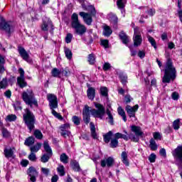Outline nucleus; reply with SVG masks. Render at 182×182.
Masks as SVG:
<instances>
[{
  "mask_svg": "<svg viewBox=\"0 0 182 182\" xmlns=\"http://www.w3.org/2000/svg\"><path fill=\"white\" fill-rule=\"evenodd\" d=\"M94 105L96 109H92L90 110V107L87 105H85L84 109H82L83 116H90V113L93 117H97V119H103L105 114L106 113V109L105 107L97 102H94Z\"/></svg>",
  "mask_w": 182,
  "mask_h": 182,
  "instance_id": "nucleus-1",
  "label": "nucleus"
},
{
  "mask_svg": "<svg viewBox=\"0 0 182 182\" xmlns=\"http://www.w3.org/2000/svg\"><path fill=\"white\" fill-rule=\"evenodd\" d=\"M177 77V70L173 65V61L168 58L166 61L164 70V75L162 79L163 83H170L171 80H174Z\"/></svg>",
  "mask_w": 182,
  "mask_h": 182,
  "instance_id": "nucleus-2",
  "label": "nucleus"
},
{
  "mask_svg": "<svg viewBox=\"0 0 182 182\" xmlns=\"http://www.w3.org/2000/svg\"><path fill=\"white\" fill-rule=\"evenodd\" d=\"M71 26L75 29V33L77 35H80V36H82L86 33V26L85 25L80 23V21H79V16H77V14L73 13L71 16Z\"/></svg>",
  "mask_w": 182,
  "mask_h": 182,
  "instance_id": "nucleus-3",
  "label": "nucleus"
},
{
  "mask_svg": "<svg viewBox=\"0 0 182 182\" xmlns=\"http://www.w3.org/2000/svg\"><path fill=\"white\" fill-rule=\"evenodd\" d=\"M86 11L90 12V14L85 11H81L79 13V15L80 16H81V18H82L86 25L90 26L93 22V18H92V16H96V9L95 8V6L90 5L87 6Z\"/></svg>",
  "mask_w": 182,
  "mask_h": 182,
  "instance_id": "nucleus-4",
  "label": "nucleus"
},
{
  "mask_svg": "<svg viewBox=\"0 0 182 182\" xmlns=\"http://www.w3.org/2000/svg\"><path fill=\"white\" fill-rule=\"evenodd\" d=\"M25 113L23 114V120L25 124L27 126L30 132H32L35 129V115L33 112L28 108L24 109Z\"/></svg>",
  "mask_w": 182,
  "mask_h": 182,
  "instance_id": "nucleus-5",
  "label": "nucleus"
},
{
  "mask_svg": "<svg viewBox=\"0 0 182 182\" xmlns=\"http://www.w3.org/2000/svg\"><path fill=\"white\" fill-rule=\"evenodd\" d=\"M21 97L26 105H28L30 107H32L33 105L35 106V107L39 106L32 90H27V91L23 92Z\"/></svg>",
  "mask_w": 182,
  "mask_h": 182,
  "instance_id": "nucleus-6",
  "label": "nucleus"
},
{
  "mask_svg": "<svg viewBox=\"0 0 182 182\" xmlns=\"http://www.w3.org/2000/svg\"><path fill=\"white\" fill-rule=\"evenodd\" d=\"M50 28V33H53V29H55L53 26V23H52V21L50 20L49 18H46L43 19V22L41 25V29L43 32H48L49 31Z\"/></svg>",
  "mask_w": 182,
  "mask_h": 182,
  "instance_id": "nucleus-7",
  "label": "nucleus"
},
{
  "mask_svg": "<svg viewBox=\"0 0 182 182\" xmlns=\"http://www.w3.org/2000/svg\"><path fill=\"white\" fill-rule=\"evenodd\" d=\"M0 29H3L6 32V33H9V35H11L12 32L14 31V27L11 26V24L5 22V18L4 17L0 16Z\"/></svg>",
  "mask_w": 182,
  "mask_h": 182,
  "instance_id": "nucleus-8",
  "label": "nucleus"
},
{
  "mask_svg": "<svg viewBox=\"0 0 182 182\" xmlns=\"http://www.w3.org/2000/svg\"><path fill=\"white\" fill-rule=\"evenodd\" d=\"M18 73L20 76L17 77V83L21 89H23L28 86V82L25 81V71L22 68H19Z\"/></svg>",
  "mask_w": 182,
  "mask_h": 182,
  "instance_id": "nucleus-9",
  "label": "nucleus"
},
{
  "mask_svg": "<svg viewBox=\"0 0 182 182\" xmlns=\"http://www.w3.org/2000/svg\"><path fill=\"white\" fill-rule=\"evenodd\" d=\"M47 99L49 102L50 109H57L58 107V97L53 94H48L47 95Z\"/></svg>",
  "mask_w": 182,
  "mask_h": 182,
  "instance_id": "nucleus-10",
  "label": "nucleus"
},
{
  "mask_svg": "<svg viewBox=\"0 0 182 182\" xmlns=\"http://www.w3.org/2000/svg\"><path fill=\"white\" fill-rule=\"evenodd\" d=\"M172 154L176 161L180 164H182V146H178L176 148Z\"/></svg>",
  "mask_w": 182,
  "mask_h": 182,
  "instance_id": "nucleus-11",
  "label": "nucleus"
},
{
  "mask_svg": "<svg viewBox=\"0 0 182 182\" xmlns=\"http://www.w3.org/2000/svg\"><path fill=\"white\" fill-rule=\"evenodd\" d=\"M125 110L129 116V117H134L136 118V112L139 110V105H136L134 107H132L127 105L125 107Z\"/></svg>",
  "mask_w": 182,
  "mask_h": 182,
  "instance_id": "nucleus-12",
  "label": "nucleus"
},
{
  "mask_svg": "<svg viewBox=\"0 0 182 182\" xmlns=\"http://www.w3.org/2000/svg\"><path fill=\"white\" fill-rule=\"evenodd\" d=\"M18 52L23 60H26V62L31 63V59H29V54H28V52H26V50H25L23 47L18 46Z\"/></svg>",
  "mask_w": 182,
  "mask_h": 182,
  "instance_id": "nucleus-13",
  "label": "nucleus"
},
{
  "mask_svg": "<svg viewBox=\"0 0 182 182\" xmlns=\"http://www.w3.org/2000/svg\"><path fill=\"white\" fill-rule=\"evenodd\" d=\"M28 174L30 177V181L32 182H36V177H38V173L33 166H31L28 170Z\"/></svg>",
  "mask_w": 182,
  "mask_h": 182,
  "instance_id": "nucleus-14",
  "label": "nucleus"
},
{
  "mask_svg": "<svg viewBox=\"0 0 182 182\" xmlns=\"http://www.w3.org/2000/svg\"><path fill=\"white\" fill-rule=\"evenodd\" d=\"M114 163V159L112 157H108L107 159H104L101 161V167H112L113 164Z\"/></svg>",
  "mask_w": 182,
  "mask_h": 182,
  "instance_id": "nucleus-15",
  "label": "nucleus"
},
{
  "mask_svg": "<svg viewBox=\"0 0 182 182\" xmlns=\"http://www.w3.org/2000/svg\"><path fill=\"white\" fill-rule=\"evenodd\" d=\"M131 130L133 133L135 134V136H139L140 137H143V131H141V127L136 125H133L131 127Z\"/></svg>",
  "mask_w": 182,
  "mask_h": 182,
  "instance_id": "nucleus-16",
  "label": "nucleus"
},
{
  "mask_svg": "<svg viewBox=\"0 0 182 182\" xmlns=\"http://www.w3.org/2000/svg\"><path fill=\"white\" fill-rule=\"evenodd\" d=\"M119 36L124 45H127L130 42L129 36L126 35V33L124 31H121Z\"/></svg>",
  "mask_w": 182,
  "mask_h": 182,
  "instance_id": "nucleus-17",
  "label": "nucleus"
},
{
  "mask_svg": "<svg viewBox=\"0 0 182 182\" xmlns=\"http://www.w3.org/2000/svg\"><path fill=\"white\" fill-rule=\"evenodd\" d=\"M106 113L107 115V117L106 119L107 120V122L111 124V126L114 125V118L113 117V114H112V111H110L109 109L106 110Z\"/></svg>",
  "mask_w": 182,
  "mask_h": 182,
  "instance_id": "nucleus-18",
  "label": "nucleus"
},
{
  "mask_svg": "<svg viewBox=\"0 0 182 182\" xmlns=\"http://www.w3.org/2000/svg\"><path fill=\"white\" fill-rule=\"evenodd\" d=\"M124 0H117V5L119 8V9L121 10V14H122L123 16L126 15V11L124 10V7L126 5L124 4Z\"/></svg>",
  "mask_w": 182,
  "mask_h": 182,
  "instance_id": "nucleus-19",
  "label": "nucleus"
},
{
  "mask_svg": "<svg viewBox=\"0 0 182 182\" xmlns=\"http://www.w3.org/2000/svg\"><path fill=\"white\" fill-rule=\"evenodd\" d=\"M87 97L90 100H93L95 99V96L96 95V90L93 87L88 88L87 91Z\"/></svg>",
  "mask_w": 182,
  "mask_h": 182,
  "instance_id": "nucleus-20",
  "label": "nucleus"
},
{
  "mask_svg": "<svg viewBox=\"0 0 182 182\" xmlns=\"http://www.w3.org/2000/svg\"><path fill=\"white\" fill-rule=\"evenodd\" d=\"M133 41H134V46H140L141 45V43L143 42V38H141V35L134 36Z\"/></svg>",
  "mask_w": 182,
  "mask_h": 182,
  "instance_id": "nucleus-21",
  "label": "nucleus"
},
{
  "mask_svg": "<svg viewBox=\"0 0 182 182\" xmlns=\"http://www.w3.org/2000/svg\"><path fill=\"white\" fill-rule=\"evenodd\" d=\"M107 18L109 19V21L111 22V23H113V25H117V16H116L113 13H109L107 15Z\"/></svg>",
  "mask_w": 182,
  "mask_h": 182,
  "instance_id": "nucleus-22",
  "label": "nucleus"
},
{
  "mask_svg": "<svg viewBox=\"0 0 182 182\" xmlns=\"http://www.w3.org/2000/svg\"><path fill=\"white\" fill-rule=\"evenodd\" d=\"M149 147L152 151H156V150L159 149V146L157 145V143H156V140L153 138L149 140Z\"/></svg>",
  "mask_w": 182,
  "mask_h": 182,
  "instance_id": "nucleus-23",
  "label": "nucleus"
},
{
  "mask_svg": "<svg viewBox=\"0 0 182 182\" xmlns=\"http://www.w3.org/2000/svg\"><path fill=\"white\" fill-rule=\"evenodd\" d=\"M90 129L91 132V136L94 139H97V134L96 133V127L93 122L90 123Z\"/></svg>",
  "mask_w": 182,
  "mask_h": 182,
  "instance_id": "nucleus-24",
  "label": "nucleus"
},
{
  "mask_svg": "<svg viewBox=\"0 0 182 182\" xmlns=\"http://www.w3.org/2000/svg\"><path fill=\"white\" fill-rule=\"evenodd\" d=\"M117 112L118 114H119V116L122 117V120H124V122H127V117L126 116V112H124V109L122 108V107H119L117 108Z\"/></svg>",
  "mask_w": 182,
  "mask_h": 182,
  "instance_id": "nucleus-25",
  "label": "nucleus"
},
{
  "mask_svg": "<svg viewBox=\"0 0 182 182\" xmlns=\"http://www.w3.org/2000/svg\"><path fill=\"white\" fill-rule=\"evenodd\" d=\"M4 156L6 159H11V157H14V150L10 149H4Z\"/></svg>",
  "mask_w": 182,
  "mask_h": 182,
  "instance_id": "nucleus-26",
  "label": "nucleus"
},
{
  "mask_svg": "<svg viewBox=\"0 0 182 182\" xmlns=\"http://www.w3.org/2000/svg\"><path fill=\"white\" fill-rule=\"evenodd\" d=\"M119 77L122 85H124L127 83V75L124 74V73L120 72L119 73Z\"/></svg>",
  "mask_w": 182,
  "mask_h": 182,
  "instance_id": "nucleus-27",
  "label": "nucleus"
},
{
  "mask_svg": "<svg viewBox=\"0 0 182 182\" xmlns=\"http://www.w3.org/2000/svg\"><path fill=\"white\" fill-rule=\"evenodd\" d=\"M41 147H42V144L37 143L36 145L31 146L30 150L31 153H38L41 150Z\"/></svg>",
  "mask_w": 182,
  "mask_h": 182,
  "instance_id": "nucleus-28",
  "label": "nucleus"
},
{
  "mask_svg": "<svg viewBox=\"0 0 182 182\" xmlns=\"http://www.w3.org/2000/svg\"><path fill=\"white\" fill-rule=\"evenodd\" d=\"M25 146H28V147L35 144V138L33 136H30L25 140L24 142Z\"/></svg>",
  "mask_w": 182,
  "mask_h": 182,
  "instance_id": "nucleus-29",
  "label": "nucleus"
},
{
  "mask_svg": "<svg viewBox=\"0 0 182 182\" xmlns=\"http://www.w3.org/2000/svg\"><path fill=\"white\" fill-rule=\"evenodd\" d=\"M112 33L113 31H112V28H110L109 26H104V36H110Z\"/></svg>",
  "mask_w": 182,
  "mask_h": 182,
  "instance_id": "nucleus-30",
  "label": "nucleus"
},
{
  "mask_svg": "<svg viewBox=\"0 0 182 182\" xmlns=\"http://www.w3.org/2000/svg\"><path fill=\"white\" fill-rule=\"evenodd\" d=\"M61 74L62 70H59L58 68H53L51 71V75L53 77H60Z\"/></svg>",
  "mask_w": 182,
  "mask_h": 182,
  "instance_id": "nucleus-31",
  "label": "nucleus"
},
{
  "mask_svg": "<svg viewBox=\"0 0 182 182\" xmlns=\"http://www.w3.org/2000/svg\"><path fill=\"white\" fill-rule=\"evenodd\" d=\"M112 136H113V132L112 131H109L107 134L104 135V141L105 143H109L110 140H112Z\"/></svg>",
  "mask_w": 182,
  "mask_h": 182,
  "instance_id": "nucleus-32",
  "label": "nucleus"
},
{
  "mask_svg": "<svg viewBox=\"0 0 182 182\" xmlns=\"http://www.w3.org/2000/svg\"><path fill=\"white\" fill-rule=\"evenodd\" d=\"M43 147H44V149L46 151L47 154L52 156V154H53L52 149L49 146V143L48 141H45L43 143Z\"/></svg>",
  "mask_w": 182,
  "mask_h": 182,
  "instance_id": "nucleus-33",
  "label": "nucleus"
},
{
  "mask_svg": "<svg viewBox=\"0 0 182 182\" xmlns=\"http://www.w3.org/2000/svg\"><path fill=\"white\" fill-rule=\"evenodd\" d=\"M60 160L61 163H63L64 164H68V163H69V156H68L66 154L63 153L60 156Z\"/></svg>",
  "mask_w": 182,
  "mask_h": 182,
  "instance_id": "nucleus-34",
  "label": "nucleus"
},
{
  "mask_svg": "<svg viewBox=\"0 0 182 182\" xmlns=\"http://www.w3.org/2000/svg\"><path fill=\"white\" fill-rule=\"evenodd\" d=\"M122 163L125 164V166H129V159H127V153L126 151H123L121 155Z\"/></svg>",
  "mask_w": 182,
  "mask_h": 182,
  "instance_id": "nucleus-35",
  "label": "nucleus"
},
{
  "mask_svg": "<svg viewBox=\"0 0 182 182\" xmlns=\"http://www.w3.org/2000/svg\"><path fill=\"white\" fill-rule=\"evenodd\" d=\"M71 166L74 171H80V166L79 165V162L74 161L71 164Z\"/></svg>",
  "mask_w": 182,
  "mask_h": 182,
  "instance_id": "nucleus-36",
  "label": "nucleus"
},
{
  "mask_svg": "<svg viewBox=\"0 0 182 182\" xmlns=\"http://www.w3.org/2000/svg\"><path fill=\"white\" fill-rule=\"evenodd\" d=\"M8 87V80L6 78H3L0 82V90L1 89H6Z\"/></svg>",
  "mask_w": 182,
  "mask_h": 182,
  "instance_id": "nucleus-37",
  "label": "nucleus"
},
{
  "mask_svg": "<svg viewBox=\"0 0 182 182\" xmlns=\"http://www.w3.org/2000/svg\"><path fill=\"white\" fill-rule=\"evenodd\" d=\"M64 52H65L67 59H69V60H70V59H72V56H73L72 50H70V49H69L68 48H65Z\"/></svg>",
  "mask_w": 182,
  "mask_h": 182,
  "instance_id": "nucleus-38",
  "label": "nucleus"
},
{
  "mask_svg": "<svg viewBox=\"0 0 182 182\" xmlns=\"http://www.w3.org/2000/svg\"><path fill=\"white\" fill-rule=\"evenodd\" d=\"M50 157H52V155H49L48 154H45L41 156V160L42 163H48Z\"/></svg>",
  "mask_w": 182,
  "mask_h": 182,
  "instance_id": "nucleus-39",
  "label": "nucleus"
},
{
  "mask_svg": "<svg viewBox=\"0 0 182 182\" xmlns=\"http://www.w3.org/2000/svg\"><path fill=\"white\" fill-rule=\"evenodd\" d=\"M148 41L151 43V46L154 48V49H157V43H156V40H154L153 37L148 36Z\"/></svg>",
  "mask_w": 182,
  "mask_h": 182,
  "instance_id": "nucleus-40",
  "label": "nucleus"
},
{
  "mask_svg": "<svg viewBox=\"0 0 182 182\" xmlns=\"http://www.w3.org/2000/svg\"><path fill=\"white\" fill-rule=\"evenodd\" d=\"M109 146L112 149H116L119 146V141L115 138L112 139Z\"/></svg>",
  "mask_w": 182,
  "mask_h": 182,
  "instance_id": "nucleus-41",
  "label": "nucleus"
},
{
  "mask_svg": "<svg viewBox=\"0 0 182 182\" xmlns=\"http://www.w3.org/2000/svg\"><path fill=\"white\" fill-rule=\"evenodd\" d=\"M88 62L90 65H95V62H96V57H95V54H90L88 55Z\"/></svg>",
  "mask_w": 182,
  "mask_h": 182,
  "instance_id": "nucleus-42",
  "label": "nucleus"
},
{
  "mask_svg": "<svg viewBox=\"0 0 182 182\" xmlns=\"http://www.w3.org/2000/svg\"><path fill=\"white\" fill-rule=\"evenodd\" d=\"M72 120L74 124H75V126H79V124H80V120H81L80 117L75 115L72 117Z\"/></svg>",
  "mask_w": 182,
  "mask_h": 182,
  "instance_id": "nucleus-43",
  "label": "nucleus"
},
{
  "mask_svg": "<svg viewBox=\"0 0 182 182\" xmlns=\"http://www.w3.org/2000/svg\"><path fill=\"white\" fill-rule=\"evenodd\" d=\"M34 136L36 139H38V140H41V139L43 137V134H42V132L38 129H36L34 132Z\"/></svg>",
  "mask_w": 182,
  "mask_h": 182,
  "instance_id": "nucleus-44",
  "label": "nucleus"
},
{
  "mask_svg": "<svg viewBox=\"0 0 182 182\" xmlns=\"http://www.w3.org/2000/svg\"><path fill=\"white\" fill-rule=\"evenodd\" d=\"M16 120V114H9L6 117V122H15Z\"/></svg>",
  "mask_w": 182,
  "mask_h": 182,
  "instance_id": "nucleus-45",
  "label": "nucleus"
},
{
  "mask_svg": "<svg viewBox=\"0 0 182 182\" xmlns=\"http://www.w3.org/2000/svg\"><path fill=\"white\" fill-rule=\"evenodd\" d=\"M1 133L3 134V137L7 139V137H9L11 136V134L9 133V132L8 131V129H6V128L3 127L1 129Z\"/></svg>",
  "mask_w": 182,
  "mask_h": 182,
  "instance_id": "nucleus-46",
  "label": "nucleus"
},
{
  "mask_svg": "<svg viewBox=\"0 0 182 182\" xmlns=\"http://www.w3.org/2000/svg\"><path fill=\"white\" fill-rule=\"evenodd\" d=\"M180 119H178L173 122V128L174 130H178L180 129Z\"/></svg>",
  "mask_w": 182,
  "mask_h": 182,
  "instance_id": "nucleus-47",
  "label": "nucleus"
},
{
  "mask_svg": "<svg viewBox=\"0 0 182 182\" xmlns=\"http://www.w3.org/2000/svg\"><path fill=\"white\" fill-rule=\"evenodd\" d=\"M57 171L58 174L61 176H65V167L63 165H60L58 168H57Z\"/></svg>",
  "mask_w": 182,
  "mask_h": 182,
  "instance_id": "nucleus-48",
  "label": "nucleus"
},
{
  "mask_svg": "<svg viewBox=\"0 0 182 182\" xmlns=\"http://www.w3.org/2000/svg\"><path fill=\"white\" fill-rule=\"evenodd\" d=\"M139 137H140V136H134L133 134H130L129 135V139H130L132 140V141H134L135 143H137L139 141V140H140V139Z\"/></svg>",
  "mask_w": 182,
  "mask_h": 182,
  "instance_id": "nucleus-49",
  "label": "nucleus"
},
{
  "mask_svg": "<svg viewBox=\"0 0 182 182\" xmlns=\"http://www.w3.org/2000/svg\"><path fill=\"white\" fill-rule=\"evenodd\" d=\"M107 92H108L107 87H102L100 88V93H101L102 96H104L105 97H107V96L108 95Z\"/></svg>",
  "mask_w": 182,
  "mask_h": 182,
  "instance_id": "nucleus-50",
  "label": "nucleus"
},
{
  "mask_svg": "<svg viewBox=\"0 0 182 182\" xmlns=\"http://www.w3.org/2000/svg\"><path fill=\"white\" fill-rule=\"evenodd\" d=\"M61 136H63V137H65V139L66 137H69V136H70V131L66 129H61Z\"/></svg>",
  "mask_w": 182,
  "mask_h": 182,
  "instance_id": "nucleus-51",
  "label": "nucleus"
},
{
  "mask_svg": "<svg viewBox=\"0 0 182 182\" xmlns=\"http://www.w3.org/2000/svg\"><path fill=\"white\" fill-rule=\"evenodd\" d=\"M52 114L56 117V119H58V120H63V117L60 115V114L58 113L55 111V109H52Z\"/></svg>",
  "mask_w": 182,
  "mask_h": 182,
  "instance_id": "nucleus-52",
  "label": "nucleus"
},
{
  "mask_svg": "<svg viewBox=\"0 0 182 182\" xmlns=\"http://www.w3.org/2000/svg\"><path fill=\"white\" fill-rule=\"evenodd\" d=\"M28 159L31 161H36V154L34 152H31L28 155Z\"/></svg>",
  "mask_w": 182,
  "mask_h": 182,
  "instance_id": "nucleus-53",
  "label": "nucleus"
},
{
  "mask_svg": "<svg viewBox=\"0 0 182 182\" xmlns=\"http://www.w3.org/2000/svg\"><path fill=\"white\" fill-rule=\"evenodd\" d=\"M13 107L15 110H22V107L21 106V102H16V103L13 104Z\"/></svg>",
  "mask_w": 182,
  "mask_h": 182,
  "instance_id": "nucleus-54",
  "label": "nucleus"
},
{
  "mask_svg": "<svg viewBox=\"0 0 182 182\" xmlns=\"http://www.w3.org/2000/svg\"><path fill=\"white\" fill-rule=\"evenodd\" d=\"M73 38V36L71 33H68L65 37L66 43H70L72 42Z\"/></svg>",
  "mask_w": 182,
  "mask_h": 182,
  "instance_id": "nucleus-55",
  "label": "nucleus"
},
{
  "mask_svg": "<svg viewBox=\"0 0 182 182\" xmlns=\"http://www.w3.org/2000/svg\"><path fill=\"white\" fill-rule=\"evenodd\" d=\"M156 157L157 156H156L155 154H151L149 157V160L150 163H155Z\"/></svg>",
  "mask_w": 182,
  "mask_h": 182,
  "instance_id": "nucleus-56",
  "label": "nucleus"
},
{
  "mask_svg": "<svg viewBox=\"0 0 182 182\" xmlns=\"http://www.w3.org/2000/svg\"><path fill=\"white\" fill-rule=\"evenodd\" d=\"M132 100H133V98H132V97L129 95H127L124 97V102L126 105H128V103H130Z\"/></svg>",
  "mask_w": 182,
  "mask_h": 182,
  "instance_id": "nucleus-57",
  "label": "nucleus"
},
{
  "mask_svg": "<svg viewBox=\"0 0 182 182\" xmlns=\"http://www.w3.org/2000/svg\"><path fill=\"white\" fill-rule=\"evenodd\" d=\"M153 136L154 140H161V134H160L159 132H154Z\"/></svg>",
  "mask_w": 182,
  "mask_h": 182,
  "instance_id": "nucleus-58",
  "label": "nucleus"
},
{
  "mask_svg": "<svg viewBox=\"0 0 182 182\" xmlns=\"http://www.w3.org/2000/svg\"><path fill=\"white\" fill-rule=\"evenodd\" d=\"M60 130H69L70 129V124H64L60 126Z\"/></svg>",
  "mask_w": 182,
  "mask_h": 182,
  "instance_id": "nucleus-59",
  "label": "nucleus"
},
{
  "mask_svg": "<svg viewBox=\"0 0 182 182\" xmlns=\"http://www.w3.org/2000/svg\"><path fill=\"white\" fill-rule=\"evenodd\" d=\"M83 121L85 124H89L90 123V115L83 116Z\"/></svg>",
  "mask_w": 182,
  "mask_h": 182,
  "instance_id": "nucleus-60",
  "label": "nucleus"
},
{
  "mask_svg": "<svg viewBox=\"0 0 182 182\" xmlns=\"http://www.w3.org/2000/svg\"><path fill=\"white\" fill-rule=\"evenodd\" d=\"M101 45L104 46V48H109V41L107 40H102Z\"/></svg>",
  "mask_w": 182,
  "mask_h": 182,
  "instance_id": "nucleus-61",
  "label": "nucleus"
},
{
  "mask_svg": "<svg viewBox=\"0 0 182 182\" xmlns=\"http://www.w3.org/2000/svg\"><path fill=\"white\" fill-rule=\"evenodd\" d=\"M110 68H112V65H110V63H105L103 65V70H109V69H110Z\"/></svg>",
  "mask_w": 182,
  "mask_h": 182,
  "instance_id": "nucleus-62",
  "label": "nucleus"
},
{
  "mask_svg": "<svg viewBox=\"0 0 182 182\" xmlns=\"http://www.w3.org/2000/svg\"><path fill=\"white\" fill-rule=\"evenodd\" d=\"M41 171L42 173H43L45 174V176H49V173L50 172V171L49 170V168H41Z\"/></svg>",
  "mask_w": 182,
  "mask_h": 182,
  "instance_id": "nucleus-63",
  "label": "nucleus"
},
{
  "mask_svg": "<svg viewBox=\"0 0 182 182\" xmlns=\"http://www.w3.org/2000/svg\"><path fill=\"white\" fill-rule=\"evenodd\" d=\"M173 100H178V92H173L171 95Z\"/></svg>",
  "mask_w": 182,
  "mask_h": 182,
  "instance_id": "nucleus-64",
  "label": "nucleus"
}]
</instances>
